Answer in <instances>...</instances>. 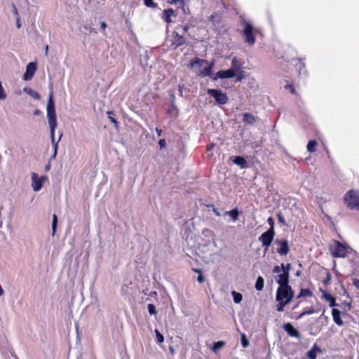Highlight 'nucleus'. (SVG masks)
<instances>
[{"mask_svg": "<svg viewBox=\"0 0 359 359\" xmlns=\"http://www.w3.org/2000/svg\"><path fill=\"white\" fill-rule=\"evenodd\" d=\"M166 1L170 4H179L182 8L184 6V0H166Z\"/></svg>", "mask_w": 359, "mask_h": 359, "instance_id": "c756f323", "label": "nucleus"}, {"mask_svg": "<svg viewBox=\"0 0 359 359\" xmlns=\"http://www.w3.org/2000/svg\"><path fill=\"white\" fill-rule=\"evenodd\" d=\"M276 243L279 245L277 248V252L280 255H285L289 252V246L287 241H276Z\"/></svg>", "mask_w": 359, "mask_h": 359, "instance_id": "ddd939ff", "label": "nucleus"}, {"mask_svg": "<svg viewBox=\"0 0 359 359\" xmlns=\"http://www.w3.org/2000/svg\"><path fill=\"white\" fill-rule=\"evenodd\" d=\"M12 7H13V14H14L17 18H19V13H18V11L17 8L15 7V6L14 4H13Z\"/></svg>", "mask_w": 359, "mask_h": 359, "instance_id": "c03bdc74", "label": "nucleus"}, {"mask_svg": "<svg viewBox=\"0 0 359 359\" xmlns=\"http://www.w3.org/2000/svg\"><path fill=\"white\" fill-rule=\"evenodd\" d=\"M285 88H289L292 94L295 93V89L292 85L288 84L285 86Z\"/></svg>", "mask_w": 359, "mask_h": 359, "instance_id": "79ce46f5", "label": "nucleus"}, {"mask_svg": "<svg viewBox=\"0 0 359 359\" xmlns=\"http://www.w3.org/2000/svg\"><path fill=\"white\" fill-rule=\"evenodd\" d=\"M36 70V65L34 62H29L26 67V72L23 74V79L29 81L32 79Z\"/></svg>", "mask_w": 359, "mask_h": 359, "instance_id": "9d476101", "label": "nucleus"}, {"mask_svg": "<svg viewBox=\"0 0 359 359\" xmlns=\"http://www.w3.org/2000/svg\"><path fill=\"white\" fill-rule=\"evenodd\" d=\"M282 271L281 266H275L273 269V273H279Z\"/></svg>", "mask_w": 359, "mask_h": 359, "instance_id": "ea45409f", "label": "nucleus"}, {"mask_svg": "<svg viewBox=\"0 0 359 359\" xmlns=\"http://www.w3.org/2000/svg\"><path fill=\"white\" fill-rule=\"evenodd\" d=\"M348 253V248L346 245L335 242L332 254L334 257H344Z\"/></svg>", "mask_w": 359, "mask_h": 359, "instance_id": "1a4fd4ad", "label": "nucleus"}, {"mask_svg": "<svg viewBox=\"0 0 359 359\" xmlns=\"http://www.w3.org/2000/svg\"><path fill=\"white\" fill-rule=\"evenodd\" d=\"M283 328L289 336L296 337L298 339L300 338L299 332L297 330H296L290 323H285V325H283Z\"/></svg>", "mask_w": 359, "mask_h": 359, "instance_id": "f8f14e48", "label": "nucleus"}, {"mask_svg": "<svg viewBox=\"0 0 359 359\" xmlns=\"http://www.w3.org/2000/svg\"><path fill=\"white\" fill-rule=\"evenodd\" d=\"M299 68H304V63H301L300 64V66H299Z\"/></svg>", "mask_w": 359, "mask_h": 359, "instance_id": "680f3d73", "label": "nucleus"}, {"mask_svg": "<svg viewBox=\"0 0 359 359\" xmlns=\"http://www.w3.org/2000/svg\"><path fill=\"white\" fill-rule=\"evenodd\" d=\"M299 274H300V272H299V271H297V272L296 273V275H297V276H299Z\"/></svg>", "mask_w": 359, "mask_h": 359, "instance_id": "338daca9", "label": "nucleus"}, {"mask_svg": "<svg viewBox=\"0 0 359 359\" xmlns=\"http://www.w3.org/2000/svg\"><path fill=\"white\" fill-rule=\"evenodd\" d=\"M214 63H208L205 60L200 58H194L189 64V67L191 70L198 75L205 77L212 74V69Z\"/></svg>", "mask_w": 359, "mask_h": 359, "instance_id": "f03ea898", "label": "nucleus"}, {"mask_svg": "<svg viewBox=\"0 0 359 359\" xmlns=\"http://www.w3.org/2000/svg\"><path fill=\"white\" fill-rule=\"evenodd\" d=\"M16 25L18 28H20L21 27L20 22V18H17V22Z\"/></svg>", "mask_w": 359, "mask_h": 359, "instance_id": "5fc2aeb1", "label": "nucleus"}, {"mask_svg": "<svg viewBox=\"0 0 359 359\" xmlns=\"http://www.w3.org/2000/svg\"><path fill=\"white\" fill-rule=\"evenodd\" d=\"M332 314L334 322L338 325H342L343 321L340 318V311L337 309H332Z\"/></svg>", "mask_w": 359, "mask_h": 359, "instance_id": "a211bd4d", "label": "nucleus"}, {"mask_svg": "<svg viewBox=\"0 0 359 359\" xmlns=\"http://www.w3.org/2000/svg\"><path fill=\"white\" fill-rule=\"evenodd\" d=\"M189 27L187 26H183L182 29L184 32H187L188 31Z\"/></svg>", "mask_w": 359, "mask_h": 359, "instance_id": "13d9d810", "label": "nucleus"}, {"mask_svg": "<svg viewBox=\"0 0 359 359\" xmlns=\"http://www.w3.org/2000/svg\"><path fill=\"white\" fill-rule=\"evenodd\" d=\"M156 133H157V134H158V136H161V135L162 130H161V129H159V128H156Z\"/></svg>", "mask_w": 359, "mask_h": 359, "instance_id": "864d4df0", "label": "nucleus"}, {"mask_svg": "<svg viewBox=\"0 0 359 359\" xmlns=\"http://www.w3.org/2000/svg\"><path fill=\"white\" fill-rule=\"evenodd\" d=\"M225 215L230 216L233 221H236L238 219L239 212L237 208H235L230 211H226L225 212Z\"/></svg>", "mask_w": 359, "mask_h": 359, "instance_id": "5701e85b", "label": "nucleus"}, {"mask_svg": "<svg viewBox=\"0 0 359 359\" xmlns=\"http://www.w3.org/2000/svg\"><path fill=\"white\" fill-rule=\"evenodd\" d=\"M317 352H321V348L318 345L314 344L312 348L307 352L306 356L309 359H316Z\"/></svg>", "mask_w": 359, "mask_h": 359, "instance_id": "f3484780", "label": "nucleus"}, {"mask_svg": "<svg viewBox=\"0 0 359 359\" xmlns=\"http://www.w3.org/2000/svg\"><path fill=\"white\" fill-rule=\"evenodd\" d=\"M278 304L276 305V310L279 312H282L284 311V307L288 304L289 303H286L282 301H277Z\"/></svg>", "mask_w": 359, "mask_h": 359, "instance_id": "c85d7f7f", "label": "nucleus"}, {"mask_svg": "<svg viewBox=\"0 0 359 359\" xmlns=\"http://www.w3.org/2000/svg\"><path fill=\"white\" fill-rule=\"evenodd\" d=\"M264 280L262 276H259L255 283V288L258 291H261L264 287Z\"/></svg>", "mask_w": 359, "mask_h": 359, "instance_id": "b1692460", "label": "nucleus"}, {"mask_svg": "<svg viewBox=\"0 0 359 359\" xmlns=\"http://www.w3.org/2000/svg\"><path fill=\"white\" fill-rule=\"evenodd\" d=\"M47 180L46 176L39 177L35 172L32 174V187L34 191H39L43 187V182Z\"/></svg>", "mask_w": 359, "mask_h": 359, "instance_id": "6e6552de", "label": "nucleus"}, {"mask_svg": "<svg viewBox=\"0 0 359 359\" xmlns=\"http://www.w3.org/2000/svg\"><path fill=\"white\" fill-rule=\"evenodd\" d=\"M183 87H184V85H182V86H181V85H179V86H178V90H179V93H180V95L181 96H182V93H183L182 89H183Z\"/></svg>", "mask_w": 359, "mask_h": 359, "instance_id": "8fccbe9b", "label": "nucleus"}, {"mask_svg": "<svg viewBox=\"0 0 359 359\" xmlns=\"http://www.w3.org/2000/svg\"><path fill=\"white\" fill-rule=\"evenodd\" d=\"M144 2L147 7H156V4L152 1V0H144Z\"/></svg>", "mask_w": 359, "mask_h": 359, "instance_id": "58836bf2", "label": "nucleus"}, {"mask_svg": "<svg viewBox=\"0 0 359 359\" xmlns=\"http://www.w3.org/2000/svg\"><path fill=\"white\" fill-rule=\"evenodd\" d=\"M225 345V343L224 341H219L217 342L214 343L213 346L212 348V350L216 353L219 349L224 347Z\"/></svg>", "mask_w": 359, "mask_h": 359, "instance_id": "bb28decb", "label": "nucleus"}, {"mask_svg": "<svg viewBox=\"0 0 359 359\" xmlns=\"http://www.w3.org/2000/svg\"><path fill=\"white\" fill-rule=\"evenodd\" d=\"M208 94L215 98L218 104H224L228 101V97L226 93L221 90L208 89Z\"/></svg>", "mask_w": 359, "mask_h": 359, "instance_id": "423d86ee", "label": "nucleus"}, {"mask_svg": "<svg viewBox=\"0 0 359 359\" xmlns=\"http://www.w3.org/2000/svg\"><path fill=\"white\" fill-rule=\"evenodd\" d=\"M48 46L46 45V48H45V54L48 55Z\"/></svg>", "mask_w": 359, "mask_h": 359, "instance_id": "bf43d9fd", "label": "nucleus"}, {"mask_svg": "<svg viewBox=\"0 0 359 359\" xmlns=\"http://www.w3.org/2000/svg\"><path fill=\"white\" fill-rule=\"evenodd\" d=\"M49 168H50V165H47L46 166V168H45V169H46V171H47V170H49Z\"/></svg>", "mask_w": 359, "mask_h": 359, "instance_id": "e2e57ef3", "label": "nucleus"}, {"mask_svg": "<svg viewBox=\"0 0 359 359\" xmlns=\"http://www.w3.org/2000/svg\"><path fill=\"white\" fill-rule=\"evenodd\" d=\"M243 25L245 27L243 31V36L245 38V42L249 46H252L255 42V32L256 30L247 22H244Z\"/></svg>", "mask_w": 359, "mask_h": 359, "instance_id": "39448f33", "label": "nucleus"}, {"mask_svg": "<svg viewBox=\"0 0 359 359\" xmlns=\"http://www.w3.org/2000/svg\"><path fill=\"white\" fill-rule=\"evenodd\" d=\"M278 222H281L283 224H285L284 217L281 215H278Z\"/></svg>", "mask_w": 359, "mask_h": 359, "instance_id": "09e8293b", "label": "nucleus"}, {"mask_svg": "<svg viewBox=\"0 0 359 359\" xmlns=\"http://www.w3.org/2000/svg\"><path fill=\"white\" fill-rule=\"evenodd\" d=\"M267 222L268 224L270 225V228H272L273 227V224H274V222H273V219L272 217H269L268 219H267Z\"/></svg>", "mask_w": 359, "mask_h": 359, "instance_id": "49530a36", "label": "nucleus"}, {"mask_svg": "<svg viewBox=\"0 0 359 359\" xmlns=\"http://www.w3.org/2000/svg\"><path fill=\"white\" fill-rule=\"evenodd\" d=\"M170 351H171L172 353H173L174 350H173V348H172V347H170Z\"/></svg>", "mask_w": 359, "mask_h": 359, "instance_id": "69168bd1", "label": "nucleus"}, {"mask_svg": "<svg viewBox=\"0 0 359 359\" xmlns=\"http://www.w3.org/2000/svg\"><path fill=\"white\" fill-rule=\"evenodd\" d=\"M236 74L240 72L241 65L237 57H234L231 60V67L230 68Z\"/></svg>", "mask_w": 359, "mask_h": 359, "instance_id": "6ab92c4d", "label": "nucleus"}, {"mask_svg": "<svg viewBox=\"0 0 359 359\" xmlns=\"http://www.w3.org/2000/svg\"><path fill=\"white\" fill-rule=\"evenodd\" d=\"M233 163L238 165H239L242 168H245L248 167V163L246 160L242 156H236L233 160Z\"/></svg>", "mask_w": 359, "mask_h": 359, "instance_id": "aec40b11", "label": "nucleus"}, {"mask_svg": "<svg viewBox=\"0 0 359 359\" xmlns=\"http://www.w3.org/2000/svg\"><path fill=\"white\" fill-rule=\"evenodd\" d=\"M278 277V279L277 280V283H278L279 287L290 286L289 285L290 275L287 273V272H283L281 274H279Z\"/></svg>", "mask_w": 359, "mask_h": 359, "instance_id": "2eb2a0df", "label": "nucleus"}, {"mask_svg": "<svg viewBox=\"0 0 359 359\" xmlns=\"http://www.w3.org/2000/svg\"><path fill=\"white\" fill-rule=\"evenodd\" d=\"M353 285L358 289H359V279H353Z\"/></svg>", "mask_w": 359, "mask_h": 359, "instance_id": "de8ad7c7", "label": "nucleus"}, {"mask_svg": "<svg viewBox=\"0 0 359 359\" xmlns=\"http://www.w3.org/2000/svg\"><path fill=\"white\" fill-rule=\"evenodd\" d=\"M281 268H282V271L283 272H287V273H288L290 275V269H291V264H287L286 265H285L284 264H281Z\"/></svg>", "mask_w": 359, "mask_h": 359, "instance_id": "f704fd0d", "label": "nucleus"}, {"mask_svg": "<svg viewBox=\"0 0 359 359\" xmlns=\"http://www.w3.org/2000/svg\"><path fill=\"white\" fill-rule=\"evenodd\" d=\"M47 118L50 126L51 142L54 147V153L52 158H55L57 155V143L55 142V130L57 128V121L53 92H50L49 95V99L47 104Z\"/></svg>", "mask_w": 359, "mask_h": 359, "instance_id": "f257e3e1", "label": "nucleus"}, {"mask_svg": "<svg viewBox=\"0 0 359 359\" xmlns=\"http://www.w3.org/2000/svg\"><path fill=\"white\" fill-rule=\"evenodd\" d=\"M107 114H109L108 118H109V119L110 120V121H111L112 123H114V125L115 128H118V123L117 121H116L114 117L111 116V114H113V112H111V111H109V112H107Z\"/></svg>", "mask_w": 359, "mask_h": 359, "instance_id": "c9c22d12", "label": "nucleus"}, {"mask_svg": "<svg viewBox=\"0 0 359 359\" xmlns=\"http://www.w3.org/2000/svg\"><path fill=\"white\" fill-rule=\"evenodd\" d=\"M312 295L311 292L308 289H302L299 294L297 296V298L303 297H311Z\"/></svg>", "mask_w": 359, "mask_h": 359, "instance_id": "cd10ccee", "label": "nucleus"}, {"mask_svg": "<svg viewBox=\"0 0 359 359\" xmlns=\"http://www.w3.org/2000/svg\"><path fill=\"white\" fill-rule=\"evenodd\" d=\"M57 224V217L56 215H53V222H52V231H53L52 234L53 235H54L55 233Z\"/></svg>", "mask_w": 359, "mask_h": 359, "instance_id": "7c9ffc66", "label": "nucleus"}, {"mask_svg": "<svg viewBox=\"0 0 359 359\" xmlns=\"http://www.w3.org/2000/svg\"><path fill=\"white\" fill-rule=\"evenodd\" d=\"M344 202L351 210H359V194L358 191L351 189L344 196Z\"/></svg>", "mask_w": 359, "mask_h": 359, "instance_id": "20e7f679", "label": "nucleus"}, {"mask_svg": "<svg viewBox=\"0 0 359 359\" xmlns=\"http://www.w3.org/2000/svg\"><path fill=\"white\" fill-rule=\"evenodd\" d=\"M285 88H289L292 94L295 93V89L292 85L288 84L285 86Z\"/></svg>", "mask_w": 359, "mask_h": 359, "instance_id": "37998d69", "label": "nucleus"}, {"mask_svg": "<svg viewBox=\"0 0 359 359\" xmlns=\"http://www.w3.org/2000/svg\"><path fill=\"white\" fill-rule=\"evenodd\" d=\"M155 334L156 337V341L158 343H162L164 341V337L160 333L158 330H155Z\"/></svg>", "mask_w": 359, "mask_h": 359, "instance_id": "2f4dec72", "label": "nucleus"}, {"mask_svg": "<svg viewBox=\"0 0 359 359\" xmlns=\"http://www.w3.org/2000/svg\"><path fill=\"white\" fill-rule=\"evenodd\" d=\"M148 311L150 315H155L156 314V306L152 304H149L148 306Z\"/></svg>", "mask_w": 359, "mask_h": 359, "instance_id": "473e14b6", "label": "nucleus"}, {"mask_svg": "<svg viewBox=\"0 0 359 359\" xmlns=\"http://www.w3.org/2000/svg\"><path fill=\"white\" fill-rule=\"evenodd\" d=\"M231 294L233 297V302L236 304H239L242 301L243 296L241 293L237 292L236 291H232Z\"/></svg>", "mask_w": 359, "mask_h": 359, "instance_id": "393cba45", "label": "nucleus"}, {"mask_svg": "<svg viewBox=\"0 0 359 359\" xmlns=\"http://www.w3.org/2000/svg\"><path fill=\"white\" fill-rule=\"evenodd\" d=\"M6 98V94L0 81V100H4Z\"/></svg>", "mask_w": 359, "mask_h": 359, "instance_id": "72a5a7b5", "label": "nucleus"}, {"mask_svg": "<svg viewBox=\"0 0 359 359\" xmlns=\"http://www.w3.org/2000/svg\"><path fill=\"white\" fill-rule=\"evenodd\" d=\"M29 94H30L31 95H32V96H33L34 98H36V99H39V97H40L39 95L37 93L34 92V91H33V90H30Z\"/></svg>", "mask_w": 359, "mask_h": 359, "instance_id": "a18cd8bd", "label": "nucleus"}, {"mask_svg": "<svg viewBox=\"0 0 359 359\" xmlns=\"http://www.w3.org/2000/svg\"><path fill=\"white\" fill-rule=\"evenodd\" d=\"M217 77L219 79H229L236 76V74L231 69L219 71L217 74Z\"/></svg>", "mask_w": 359, "mask_h": 359, "instance_id": "dca6fc26", "label": "nucleus"}, {"mask_svg": "<svg viewBox=\"0 0 359 359\" xmlns=\"http://www.w3.org/2000/svg\"><path fill=\"white\" fill-rule=\"evenodd\" d=\"M185 43L184 38L177 32H174L172 36V46L176 48Z\"/></svg>", "mask_w": 359, "mask_h": 359, "instance_id": "4468645a", "label": "nucleus"}, {"mask_svg": "<svg viewBox=\"0 0 359 359\" xmlns=\"http://www.w3.org/2000/svg\"><path fill=\"white\" fill-rule=\"evenodd\" d=\"M34 115H39V114H41V111H40V110H39V109H36V110L34 111Z\"/></svg>", "mask_w": 359, "mask_h": 359, "instance_id": "4d7b16f0", "label": "nucleus"}, {"mask_svg": "<svg viewBox=\"0 0 359 359\" xmlns=\"http://www.w3.org/2000/svg\"><path fill=\"white\" fill-rule=\"evenodd\" d=\"M4 294V290L2 289L1 286L0 285V297Z\"/></svg>", "mask_w": 359, "mask_h": 359, "instance_id": "052dcab7", "label": "nucleus"}, {"mask_svg": "<svg viewBox=\"0 0 359 359\" xmlns=\"http://www.w3.org/2000/svg\"><path fill=\"white\" fill-rule=\"evenodd\" d=\"M323 298L328 302H330V306L334 307L336 306L335 298L330 294L323 292Z\"/></svg>", "mask_w": 359, "mask_h": 359, "instance_id": "4be33fe9", "label": "nucleus"}, {"mask_svg": "<svg viewBox=\"0 0 359 359\" xmlns=\"http://www.w3.org/2000/svg\"><path fill=\"white\" fill-rule=\"evenodd\" d=\"M243 116V121L250 125H252L256 121V118L250 113H244Z\"/></svg>", "mask_w": 359, "mask_h": 359, "instance_id": "412c9836", "label": "nucleus"}, {"mask_svg": "<svg viewBox=\"0 0 359 359\" xmlns=\"http://www.w3.org/2000/svg\"><path fill=\"white\" fill-rule=\"evenodd\" d=\"M317 145V142L315 140H311L307 144V150L308 151L313 153L316 151V147Z\"/></svg>", "mask_w": 359, "mask_h": 359, "instance_id": "a878e982", "label": "nucleus"}, {"mask_svg": "<svg viewBox=\"0 0 359 359\" xmlns=\"http://www.w3.org/2000/svg\"><path fill=\"white\" fill-rule=\"evenodd\" d=\"M213 212H215V214L217 216H220V213L219 212V211L216 209V208H214L213 209Z\"/></svg>", "mask_w": 359, "mask_h": 359, "instance_id": "6e6d98bb", "label": "nucleus"}, {"mask_svg": "<svg viewBox=\"0 0 359 359\" xmlns=\"http://www.w3.org/2000/svg\"><path fill=\"white\" fill-rule=\"evenodd\" d=\"M241 79H242V77L241 76H238V78L237 79V81H241Z\"/></svg>", "mask_w": 359, "mask_h": 359, "instance_id": "0e129e2a", "label": "nucleus"}, {"mask_svg": "<svg viewBox=\"0 0 359 359\" xmlns=\"http://www.w3.org/2000/svg\"><path fill=\"white\" fill-rule=\"evenodd\" d=\"M241 344L244 348L247 347L249 345V342H248L245 334H241Z\"/></svg>", "mask_w": 359, "mask_h": 359, "instance_id": "e433bc0d", "label": "nucleus"}, {"mask_svg": "<svg viewBox=\"0 0 359 359\" xmlns=\"http://www.w3.org/2000/svg\"><path fill=\"white\" fill-rule=\"evenodd\" d=\"M275 235L273 227L269 228L266 232L263 233L259 238V241L262 242V245L266 247V250L270 246Z\"/></svg>", "mask_w": 359, "mask_h": 359, "instance_id": "0eeeda50", "label": "nucleus"}, {"mask_svg": "<svg viewBox=\"0 0 359 359\" xmlns=\"http://www.w3.org/2000/svg\"><path fill=\"white\" fill-rule=\"evenodd\" d=\"M158 144H159V146L161 149L164 148L166 145V142H165V140L164 139H161L159 140L158 142Z\"/></svg>", "mask_w": 359, "mask_h": 359, "instance_id": "a19ab883", "label": "nucleus"}, {"mask_svg": "<svg viewBox=\"0 0 359 359\" xmlns=\"http://www.w3.org/2000/svg\"><path fill=\"white\" fill-rule=\"evenodd\" d=\"M294 294L291 286L278 287L276 290V300L290 303Z\"/></svg>", "mask_w": 359, "mask_h": 359, "instance_id": "7ed1b4c3", "label": "nucleus"}, {"mask_svg": "<svg viewBox=\"0 0 359 359\" xmlns=\"http://www.w3.org/2000/svg\"><path fill=\"white\" fill-rule=\"evenodd\" d=\"M106 27H107V25H106V23H105V22H102L100 23V27H101V29H102V30H104V29L106 28Z\"/></svg>", "mask_w": 359, "mask_h": 359, "instance_id": "603ef678", "label": "nucleus"}, {"mask_svg": "<svg viewBox=\"0 0 359 359\" xmlns=\"http://www.w3.org/2000/svg\"><path fill=\"white\" fill-rule=\"evenodd\" d=\"M315 311L313 309L311 308L309 309V310H306L304 311L300 316H299V318L305 316V315H311V314H313L314 313Z\"/></svg>", "mask_w": 359, "mask_h": 359, "instance_id": "4c0bfd02", "label": "nucleus"}, {"mask_svg": "<svg viewBox=\"0 0 359 359\" xmlns=\"http://www.w3.org/2000/svg\"><path fill=\"white\" fill-rule=\"evenodd\" d=\"M176 16L175 11L172 8L165 9L161 14V18L167 23L173 22L172 18Z\"/></svg>", "mask_w": 359, "mask_h": 359, "instance_id": "9b49d317", "label": "nucleus"}, {"mask_svg": "<svg viewBox=\"0 0 359 359\" xmlns=\"http://www.w3.org/2000/svg\"><path fill=\"white\" fill-rule=\"evenodd\" d=\"M197 279L200 283L204 281V277L202 275H199Z\"/></svg>", "mask_w": 359, "mask_h": 359, "instance_id": "3c124183", "label": "nucleus"}]
</instances>
